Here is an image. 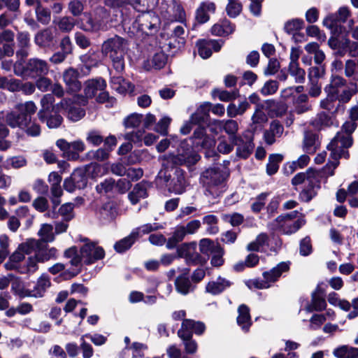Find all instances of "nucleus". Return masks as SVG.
<instances>
[{"label":"nucleus","instance_id":"nucleus-38","mask_svg":"<svg viewBox=\"0 0 358 358\" xmlns=\"http://www.w3.org/2000/svg\"><path fill=\"white\" fill-rule=\"evenodd\" d=\"M147 195L146 185L140 182L135 185L133 190L129 194L128 197L132 204H136L141 199L145 198Z\"/></svg>","mask_w":358,"mask_h":358},{"label":"nucleus","instance_id":"nucleus-6","mask_svg":"<svg viewBox=\"0 0 358 358\" xmlns=\"http://www.w3.org/2000/svg\"><path fill=\"white\" fill-rule=\"evenodd\" d=\"M127 45V41L118 36L108 38L102 45V52L110 57L118 73L124 69V56Z\"/></svg>","mask_w":358,"mask_h":358},{"label":"nucleus","instance_id":"nucleus-56","mask_svg":"<svg viewBox=\"0 0 358 358\" xmlns=\"http://www.w3.org/2000/svg\"><path fill=\"white\" fill-rule=\"evenodd\" d=\"M203 222L208 227L206 231L210 234H215L218 232L217 218L214 215H208L203 217Z\"/></svg>","mask_w":358,"mask_h":358},{"label":"nucleus","instance_id":"nucleus-42","mask_svg":"<svg viewBox=\"0 0 358 358\" xmlns=\"http://www.w3.org/2000/svg\"><path fill=\"white\" fill-rule=\"evenodd\" d=\"M136 233H131L128 236L121 239L117 241L114 245V248L117 252H124L129 248L131 247V245L134 243V242L137 240L136 238Z\"/></svg>","mask_w":358,"mask_h":358},{"label":"nucleus","instance_id":"nucleus-4","mask_svg":"<svg viewBox=\"0 0 358 358\" xmlns=\"http://www.w3.org/2000/svg\"><path fill=\"white\" fill-rule=\"evenodd\" d=\"M225 180L224 173L217 168L206 169L200 177L205 195L212 199L219 197L226 190Z\"/></svg>","mask_w":358,"mask_h":358},{"label":"nucleus","instance_id":"nucleus-61","mask_svg":"<svg viewBox=\"0 0 358 358\" xmlns=\"http://www.w3.org/2000/svg\"><path fill=\"white\" fill-rule=\"evenodd\" d=\"M71 179L76 184L78 189H83L87 185V178L82 170L75 171L71 176Z\"/></svg>","mask_w":358,"mask_h":358},{"label":"nucleus","instance_id":"nucleus-18","mask_svg":"<svg viewBox=\"0 0 358 358\" xmlns=\"http://www.w3.org/2000/svg\"><path fill=\"white\" fill-rule=\"evenodd\" d=\"M79 76V72L73 68H69L63 73V80L69 92L76 93L81 90Z\"/></svg>","mask_w":358,"mask_h":358},{"label":"nucleus","instance_id":"nucleus-45","mask_svg":"<svg viewBox=\"0 0 358 358\" xmlns=\"http://www.w3.org/2000/svg\"><path fill=\"white\" fill-rule=\"evenodd\" d=\"M11 291L20 299L30 297V290L25 289L24 283L19 278H15L12 281Z\"/></svg>","mask_w":358,"mask_h":358},{"label":"nucleus","instance_id":"nucleus-13","mask_svg":"<svg viewBox=\"0 0 358 358\" xmlns=\"http://www.w3.org/2000/svg\"><path fill=\"white\" fill-rule=\"evenodd\" d=\"M80 252L82 262L86 264H93L105 256V252L101 247L98 246L95 243L89 241L81 247Z\"/></svg>","mask_w":358,"mask_h":358},{"label":"nucleus","instance_id":"nucleus-8","mask_svg":"<svg viewBox=\"0 0 358 358\" xmlns=\"http://www.w3.org/2000/svg\"><path fill=\"white\" fill-rule=\"evenodd\" d=\"M298 211L281 215L274 220L270 226L273 230H280L285 234H291L297 231L304 224L302 217H297Z\"/></svg>","mask_w":358,"mask_h":358},{"label":"nucleus","instance_id":"nucleus-12","mask_svg":"<svg viewBox=\"0 0 358 358\" xmlns=\"http://www.w3.org/2000/svg\"><path fill=\"white\" fill-rule=\"evenodd\" d=\"M196 247L195 242L182 243L177 248L178 257L184 258L189 265L204 264L206 260L196 251Z\"/></svg>","mask_w":358,"mask_h":358},{"label":"nucleus","instance_id":"nucleus-39","mask_svg":"<svg viewBox=\"0 0 358 358\" xmlns=\"http://www.w3.org/2000/svg\"><path fill=\"white\" fill-rule=\"evenodd\" d=\"M311 124L317 129H322L324 127H329L333 124V119L329 114L322 112L312 120Z\"/></svg>","mask_w":358,"mask_h":358},{"label":"nucleus","instance_id":"nucleus-14","mask_svg":"<svg viewBox=\"0 0 358 358\" xmlns=\"http://www.w3.org/2000/svg\"><path fill=\"white\" fill-rule=\"evenodd\" d=\"M206 329L205 324L201 322H196L193 320H183L181 328L178 331L180 338H192V334H202Z\"/></svg>","mask_w":358,"mask_h":358},{"label":"nucleus","instance_id":"nucleus-51","mask_svg":"<svg viewBox=\"0 0 358 358\" xmlns=\"http://www.w3.org/2000/svg\"><path fill=\"white\" fill-rule=\"evenodd\" d=\"M35 12L38 22L43 24H47L50 22L51 18L50 11L42 6L39 1L36 2Z\"/></svg>","mask_w":358,"mask_h":358},{"label":"nucleus","instance_id":"nucleus-2","mask_svg":"<svg viewBox=\"0 0 358 358\" xmlns=\"http://www.w3.org/2000/svg\"><path fill=\"white\" fill-rule=\"evenodd\" d=\"M200 155L192 150L187 140H183L178 148L177 155L169 152L159 157L158 159L162 164L159 176L165 182H168L171 179L169 173L171 170L176 169L178 168L177 166L183 164L188 166L194 165L200 160Z\"/></svg>","mask_w":358,"mask_h":358},{"label":"nucleus","instance_id":"nucleus-16","mask_svg":"<svg viewBox=\"0 0 358 358\" xmlns=\"http://www.w3.org/2000/svg\"><path fill=\"white\" fill-rule=\"evenodd\" d=\"M231 143L237 147V155L243 159L248 158L254 149V144L251 137L233 136L231 138Z\"/></svg>","mask_w":358,"mask_h":358},{"label":"nucleus","instance_id":"nucleus-46","mask_svg":"<svg viewBox=\"0 0 358 358\" xmlns=\"http://www.w3.org/2000/svg\"><path fill=\"white\" fill-rule=\"evenodd\" d=\"M268 236L265 233L259 234L255 241H252L247 245V250L248 251H256L260 250L261 248L268 245Z\"/></svg>","mask_w":358,"mask_h":358},{"label":"nucleus","instance_id":"nucleus-26","mask_svg":"<svg viewBox=\"0 0 358 358\" xmlns=\"http://www.w3.org/2000/svg\"><path fill=\"white\" fill-rule=\"evenodd\" d=\"M320 145L319 136L312 131H305L303 150L308 154H313Z\"/></svg>","mask_w":358,"mask_h":358},{"label":"nucleus","instance_id":"nucleus-58","mask_svg":"<svg viewBox=\"0 0 358 358\" xmlns=\"http://www.w3.org/2000/svg\"><path fill=\"white\" fill-rule=\"evenodd\" d=\"M304 26V22L301 19H292L287 21L284 26L285 31L288 34H294L301 30Z\"/></svg>","mask_w":358,"mask_h":358},{"label":"nucleus","instance_id":"nucleus-64","mask_svg":"<svg viewBox=\"0 0 358 358\" xmlns=\"http://www.w3.org/2000/svg\"><path fill=\"white\" fill-rule=\"evenodd\" d=\"M74 205L72 203L63 204L59 209V214L62 217L65 222H69L74 217Z\"/></svg>","mask_w":358,"mask_h":358},{"label":"nucleus","instance_id":"nucleus-3","mask_svg":"<svg viewBox=\"0 0 358 358\" xmlns=\"http://www.w3.org/2000/svg\"><path fill=\"white\" fill-rule=\"evenodd\" d=\"M15 109L19 112L12 111L6 116V122L12 128L21 129L28 136L37 137L41 133V128L36 120H32L31 115L37 110L35 103L32 101L18 103Z\"/></svg>","mask_w":358,"mask_h":358},{"label":"nucleus","instance_id":"nucleus-20","mask_svg":"<svg viewBox=\"0 0 358 358\" xmlns=\"http://www.w3.org/2000/svg\"><path fill=\"white\" fill-rule=\"evenodd\" d=\"M198 53L203 59H208L212 55V50L218 52L222 45L215 40H200L196 43Z\"/></svg>","mask_w":358,"mask_h":358},{"label":"nucleus","instance_id":"nucleus-57","mask_svg":"<svg viewBox=\"0 0 358 358\" xmlns=\"http://www.w3.org/2000/svg\"><path fill=\"white\" fill-rule=\"evenodd\" d=\"M356 63L354 60L348 59L345 64V75L348 78H352V82L357 83L358 81V71H356Z\"/></svg>","mask_w":358,"mask_h":358},{"label":"nucleus","instance_id":"nucleus-59","mask_svg":"<svg viewBox=\"0 0 358 358\" xmlns=\"http://www.w3.org/2000/svg\"><path fill=\"white\" fill-rule=\"evenodd\" d=\"M64 257L71 259L70 264L73 266H78L82 262L81 255L78 253L76 247H71L66 250Z\"/></svg>","mask_w":358,"mask_h":358},{"label":"nucleus","instance_id":"nucleus-1","mask_svg":"<svg viewBox=\"0 0 358 358\" xmlns=\"http://www.w3.org/2000/svg\"><path fill=\"white\" fill-rule=\"evenodd\" d=\"M357 123L352 121L345 122L341 131L337 132L335 137L327 145V149L330 151V157L331 161L324 167V173L329 176L334 174V170L338 166V159L341 157L348 159L349 152L348 149L352 146L353 139L352 134L357 128Z\"/></svg>","mask_w":358,"mask_h":358},{"label":"nucleus","instance_id":"nucleus-35","mask_svg":"<svg viewBox=\"0 0 358 358\" xmlns=\"http://www.w3.org/2000/svg\"><path fill=\"white\" fill-rule=\"evenodd\" d=\"M110 86L113 90L120 94H124L127 92H131L133 90L132 85L130 83L126 81L120 76H113L110 80Z\"/></svg>","mask_w":358,"mask_h":358},{"label":"nucleus","instance_id":"nucleus-7","mask_svg":"<svg viewBox=\"0 0 358 358\" xmlns=\"http://www.w3.org/2000/svg\"><path fill=\"white\" fill-rule=\"evenodd\" d=\"M87 103L85 97L76 95L72 99H63L59 103L53 106L57 110H64L67 117L77 122L81 120L85 115V111L80 106H85Z\"/></svg>","mask_w":358,"mask_h":358},{"label":"nucleus","instance_id":"nucleus-37","mask_svg":"<svg viewBox=\"0 0 358 358\" xmlns=\"http://www.w3.org/2000/svg\"><path fill=\"white\" fill-rule=\"evenodd\" d=\"M333 354L336 358H358V348L344 345L334 349Z\"/></svg>","mask_w":358,"mask_h":358},{"label":"nucleus","instance_id":"nucleus-29","mask_svg":"<svg viewBox=\"0 0 358 358\" xmlns=\"http://www.w3.org/2000/svg\"><path fill=\"white\" fill-rule=\"evenodd\" d=\"M189 272V269L185 268V272L177 277L175 280V286L177 292L183 295L187 294L193 289L188 277Z\"/></svg>","mask_w":358,"mask_h":358},{"label":"nucleus","instance_id":"nucleus-25","mask_svg":"<svg viewBox=\"0 0 358 358\" xmlns=\"http://www.w3.org/2000/svg\"><path fill=\"white\" fill-rule=\"evenodd\" d=\"M235 25L227 19L222 20L211 28V33L215 36H226L235 31Z\"/></svg>","mask_w":358,"mask_h":358},{"label":"nucleus","instance_id":"nucleus-31","mask_svg":"<svg viewBox=\"0 0 358 358\" xmlns=\"http://www.w3.org/2000/svg\"><path fill=\"white\" fill-rule=\"evenodd\" d=\"M238 315L237 317V323L241 329L247 332L252 325L251 317L249 308L242 304L238 308Z\"/></svg>","mask_w":358,"mask_h":358},{"label":"nucleus","instance_id":"nucleus-62","mask_svg":"<svg viewBox=\"0 0 358 358\" xmlns=\"http://www.w3.org/2000/svg\"><path fill=\"white\" fill-rule=\"evenodd\" d=\"M167 61L166 55L162 52H159L154 55L152 59L148 61L150 66L156 69H160L164 66Z\"/></svg>","mask_w":358,"mask_h":358},{"label":"nucleus","instance_id":"nucleus-28","mask_svg":"<svg viewBox=\"0 0 358 358\" xmlns=\"http://www.w3.org/2000/svg\"><path fill=\"white\" fill-rule=\"evenodd\" d=\"M358 92L357 84L355 82H350L348 86L345 85L344 89L340 90L333 99L338 100L340 103H346L350 101L351 98Z\"/></svg>","mask_w":358,"mask_h":358},{"label":"nucleus","instance_id":"nucleus-24","mask_svg":"<svg viewBox=\"0 0 358 358\" xmlns=\"http://www.w3.org/2000/svg\"><path fill=\"white\" fill-rule=\"evenodd\" d=\"M193 138L195 140V145L203 148H210L215 144V140L206 135L203 127H199L195 129L193 134Z\"/></svg>","mask_w":358,"mask_h":358},{"label":"nucleus","instance_id":"nucleus-44","mask_svg":"<svg viewBox=\"0 0 358 358\" xmlns=\"http://www.w3.org/2000/svg\"><path fill=\"white\" fill-rule=\"evenodd\" d=\"M38 236L41 238V242L50 243L55 240L53 227L50 224H43L38 231Z\"/></svg>","mask_w":358,"mask_h":358},{"label":"nucleus","instance_id":"nucleus-55","mask_svg":"<svg viewBox=\"0 0 358 358\" xmlns=\"http://www.w3.org/2000/svg\"><path fill=\"white\" fill-rule=\"evenodd\" d=\"M162 228V227L157 223H153V224L148 223V224H143V225L135 229L131 232L136 234V238L138 239L140 236H141L144 234H149L151 231H157Z\"/></svg>","mask_w":358,"mask_h":358},{"label":"nucleus","instance_id":"nucleus-10","mask_svg":"<svg viewBox=\"0 0 358 358\" xmlns=\"http://www.w3.org/2000/svg\"><path fill=\"white\" fill-rule=\"evenodd\" d=\"M289 264L287 262H280L275 267L268 271L262 273L263 279H254L249 280L246 284L249 288L267 289L271 287V283L278 280L281 275L288 271Z\"/></svg>","mask_w":358,"mask_h":358},{"label":"nucleus","instance_id":"nucleus-33","mask_svg":"<svg viewBox=\"0 0 358 358\" xmlns=\"http://www.w3.org/2000/svg\"><path fill=\"white\" fill-rule=\"evenodd\" d=\"M136 22L140 26L142 31L152 29L158 22V18L152 13H145L139 15L136 20Z\"/></svg>","mask_w":358,"mask_h":358},{"label":"nucleus","instance_id":"nucleus-53","mask_svg":"<svg viewBox=\"0 0 358 358\" xmlns=\"http://www.w3.org/2000/svg\"><path fill=\"white\" fill-rule=\"evenodd\" d=\"M288 71L289 74L294 78L295 82L302 83L305 80V71L300 68L299 64L289 63Z\"/></svg>","mask_w":358,"mask_h":358},{"label":"nucleus","instance_id":"nucleus-27","mask_svg":"<svg viewBox=\"0 0 358 358\" xmlns=\"http://www.w3.org/2000/svg\"><path fill=\"white\" fill-rule=\"evenodd\" d=\"M57 250L54 248H49L46 245H42L40 242V246L36 250V258L40 263H44L51 259H56L57 257Z\"/></svg>","mask_w":358,"mask_h":358},{"label":"nucleus","instance_id":"nucleus-15","mask_svg":"<svg viewBox=\"0 0 358 358\" xmlns=\"http://www.w3.org/2000/svg\"><path fill=\"white\" fill-rule=\"evenodd\" d=\"M26 69L28 71V76L36 78L46 76L49 72L50 66L45 60L34 57L27 60Z\"/></svg>","mask_w":358,"mask_h":358},{"label":"nucleus","instance_id":"nucleus-43","mask_svg":"<svg viewBox=\"0 0 358 358\" xmlns=\"http://www.w3.org/2000/svg\"><path fill=\"white\" fill-rule=\"evenodd\" d=\"M54 101L55 98L52 94H46L43 95L41 99V105L42 108L38 113V117L41 121L45 120V113H48L50 110Z\"/></svg>","mask_w":358,"mask_h":358},{"label":"nucleus","instance_id":"nucleus-36","mask_svg":"<svg viewBox=\"0 0 358 358\" xmlns=\"http://www.w3.org/2000/svg\"><path fill=\"white\" fill-rule=\"evenodd\" d=\"M210 110V104L209 103H205L201 105L196 112L192 115V122L194 124L205 122L208 118Z\"/></svg>","mask_w":358,"mask_h":358},{"label":"nucleus","instance_id":"nucleus-9","mask_svg":"<svg viewBox=\"0 0 358 358\" xmlns=\"http://www.w3.org/2000/svg\"><path fill=\"white\" fill-rule=\"evenodd\" d=\"M331 36L328 40V45L331 50L336 51L337 56L343 57L347 52H350L352 57H355V54L352 50L353 46H357L356 42L352 41L348 36L349 31L334 32V30H330Z\"/></svg>","mask_w":358,"mask_h":358},{"label":"nucleus","instance_id":"nucleus-52","mask_svg":"<svg viewBox=\"0 0 358 358\" xmlns=\"http://www.w3.org/2000/svg\"><path fill=\"white\" fill-rule=\"evenodd\" d=\"M40 246V241L35 239H28L25 242L21 243L17 248L23 252L24 255L31 254V252H34L36 254V250Z\"/></svg>","mask_w":358,"mask_h":358},{"label":"nucleus","instance_id":"nucleus-54","mask_svg":"<svg viewBox=\"0 0 358 358\" xmlns=\"http://www.w3.org/2000/svg\"><path fill=\"white\" fill-rule=\"evenodd\" d=\"M265 106H257L252 115L251 120L253 124H260L267 122L268 117L264 112Z\"/></svg>","mask_w":358,"mask_h":358},{"label":"nucleus","instance_id":"nucleus-47","mask_svg":"<svg viewBox=\"0 0 358 358\" xmlns=\"http://www.w3.org/2000/svg\"><path fill=\"white\" fill-rule=\"evenodd\" d=\"M243 6L239 0H228L225 10L229 17H236L241 14Z\"/></svg>","mask_w":358,"mask_h":358},{"label":"nucleus","instance_id":"nucleus-22","mask_svg":"<svg viewBox=\"0 0 358 358\" xmlns=\"http://www.w3.org/2000/svg\"><path fill=\"white\" fill-rule=\"evenodd\" d=\"M216 6L214 2L206 1L202 2L196 10L195 19L197 22L203 24L210 19L209 14L214 13Z\"/></svg>","mask_w":358,"mask_h":358},{"label":"nucleus","instance_id":"nucleus-48","mask_svg":"<svg viewBox=\"0 0 358 358\" xmlns=\"http://www.w3.org/2000/svg\"><path fill=\"white\" fill-rule=\"evenodd\" d=\"M24 259V255L19 248L10 257L9 261L5 264V267L8 270H20L18 264Z\"/></svg>","mask_w":358,"mask_h":358},{"label":"nucleus","instance_id":"nucleus-34","mask_svg":"<svg viewBox=\"0 0 358 358\" xmlns=\"http://www.w3.org/2000/svg\"><path fill=\"white\" fill-rule=\"evenodd\" d=\"M55 32V30L50 27L38 31L34 37L35 43L40 47L49 46L54 39Z\"/></svg>","mask_w":358,"mask_h":358},{"label":"nucleus","instance_id":"nucleus-32","mask_svg":"<svg viewBox=\"0 0 358 358\" xmlns=\"http://www.w3.org/2000/svg\"><path fill=\"white\" fill-rule=\"evenodd\" d=\"M50 280L48 275H42L37 280L32 290H30V297H43L48 287L50 286Z\"/></svg>","mask_w":358,"mask_h":358},{"label":"nucleus","instance_id":"nucleus-41","mask_svg":"<svg viewBox=\"0 0 358 358\" xmlns=\"http://www.w3.org/2000/svg\"><path fill=\"white\" fill-rule=\"evenodd\" d=\"M325 299L317 294L315 292L312 294L311 302L306 306V310L308 312L321 311L326 307Z\"/></svg>","mask_w":358,"mask_h":358},{"label":"nucleus","instance_id":"nucleus-30","mask_svg":"<svg viewBox=\"0 0 358 358\" xmlns=\"http://www.w3.org/2000/svg\"><path fill=\"white\" fill-rule=\"evenodd\" d=\"M347 81L343 77L332 74L330 83L324 88V91L330 97L335 96L342 87H345Z\"/></svg>","mask_w":358,"mask_h":358},{"label":"nucleus","instance_id":"nucleus-11","mask_svg":"<svg viewBox=\"0 0 358 358\" xmlns=\"http://www.w3.org/2000/svg\"><path fill=\"white\" fill-rule=\"evenodd\" d=\"M351 16V12L348 7L342 6L338 10L328 15L322 21L323 25L329 30H334V32L345 31L346 27L342 24L347 22Z\"/></svg>","mask_w":358,"mask_h":358},{"label":"nucleus","instance_id":"nucleus-19","mask_svg":"<svg viewBox=\"0 0 358 358\" xmlns=\"http://www.w3.org/2000/svg\"><path fill=\"white\" fill-rule=\"evenodd\" d=\"M284 132L283 125L278 120H273L264 133V138L268 145H273Z\"/></svg>","mask_w":358,"mask_h":358},{"label":"nucleus","instance_id":"nucleus-40","mask_svg":"<svg viewBox=\"0 0 358 358\" xmlns=\"http://www.w3.org/2000/svg\"><path fill=\"white\" fill-rule=\"evenodd\" d=\"M310 161V157L307 155H302L296 161L287 164L284 169L287 174L293 173L297 169H301L307 166Z\"/></svg>","mask_w":358,"mask_h":358},{"label":"nucleus","instance_id":"nucleus-21","mask_svg":"<svg viewBox=\"0 0 358 358\" xmlns=\"http://www.w3.org/2000/svg\"><path fill=\"white\" fill-rule=\"evenodd\" d=\"M106 87V81L101 78L90 79L85 83L84 93L86 98L92 99L98 92L103 91Z\"/></svg>","mask_w":358,"mask_h":358},{"label":"nucleus","instance_id":"nucleus-50","mask_svg":"<svg viewBox=\"0 0 358 358\" xmlns=\"http://www.w3.org/2000/svg\"><path fill=\"white\" fill-rule=\"evenodd\" d=\"M282 155L280 154L270 155L268 162L266 166V173L269 176H272L278 171L279 169V164L282 162Z\"/></svg>","mask_w":358,"mask_h":358},{"label":"nucleus","instance_id":"nucleus-63","mask_svg":"<svg viewBox=\"0 0 358 358\" xmlns=\"http://www.w3.org/2000/svg\"><path fill=\"white\" fill-rule=\"evenodd\" d=\"M18 15L5 11L0 15V29H4L11 25L18 18Z\"/></svg>","mask_w":358,"mask_h":358},{"label":"nucleus","instance_id":"nucleus-17","mask_svg":"<svg viewBox=\"0 0 358 358\" xmlns=\"http://www.w3.org/2000/svg\"><path fill=\"white\" fill-rule=\"evenodd\" d=\"M166 183L169 191L176 194H182L187 185L185 171L180 168H176L174 171L173 177H171L170 180Z\"/></svg>","mask_w":358,"mask_h":358},{"label":"nucleus","instance_id":"nucleus-60","mask_svg":"<svg viewBox=\"0 0 358 358\" xmlns=\"http://www.w3.org/2000/svg\"><path fill=\"white\" fill-rule=\"evenodd\" d=\"M100 213L103 218L108 220L114 219L117 215V208L113 203H107L100 210Z\"/></svg>","mask_w":358,"mask_h":358},{"label":"nucleus","instance_id":"nucleus-5","mask_svg":"<svg viewBox=\"0 0 358 358\" xmlns=\"http://www.w3.org/2000/svg\"><path fill=\"white\" fill-rule=\"evenodd\" d=\"M321 174L313 169H308L306 173H299L292 179V184L298 185L306 183L305 188L299 194L302 201L309 202L314 198L320 189Z\"/></svg>","mask_w":358,"mask_h":358},{"label":"nucleus","instance_id":"nucleus-23","mask_svg":"<svg viewBox=\"0 0 358 358\" xmlns=\"http://www.w3.org/2000/svg\"><path fill=\"white\" fill-rule=\"evenodd\" d=\"M231 282L219 276L215 280L210 281L206 286V291L213 295L222 293L231 285Z\"/></svg>","mask_w":358,"mask_h":358},{"label":"nucleus","instance_id":"nucleus-49","mask_svg":"<svg viewBox=\"0 0 358 358\" xmlns=\"http://www.w3.org/2000/svg\"><path fill=\"white\" fill-rule=\"evenodd\" d=\"M220 246L213 241L208 238H203L199 242L200 252L207 256L210 255Z\"/></svg>","mask_w":358,"mask_h":358}]
</instances>
